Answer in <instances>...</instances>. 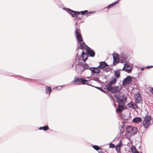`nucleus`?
Instances as JSON below:
<instances>
[{"mask_svg":"<svg viewBox=\"0 0 153 153\" xmlns=\"http://www.w3.org/2000/svg\"><path fill=\"white\" fill-rule=\"evenodd\" d=\"M114 97L119 104H125L126 100L127 97L125 94H123L121 95L116 94L114 96Z\"/></svg>","mask_w":153,"mask_h":153,"instance_id":"1","label":"nucleus"},{"mask_svg":"<svg viewBox=\"0 0 153 153\" xmlns=\"http://www.w3.org/2000/svg\"><path fill=\"white\" fill-rule=\"evenodd\" d=\"M107 90L113 93H116L120 92L122 89V86L120 85L118 86H114L108 87L107 88Z\"/></svg>","mask_w":153,"mask_h":153,"instance_id":"2","label":"nucleus"},{"mask_svg":"<svg viewBox=\"0 0 153 153\" xmlns=\"http://www.w3.org/2000/svg\"><path fill=\"white\" fill-rule=\"evenodd\" d=\"M126 130L127 132L129 134L130 136L134 135L137 132V128L133 127L131 126H128L126 127Z\"/></svg>","mask_w":153,"mask_h":153,"instance_id":"3","label":"nucleus"},{"mask_svg":"<svg viewBox=\"0 0 153 153\" xmlns=\"http://www.w3.org/2000/svg\"><path fill=\"white\" fill-rule=\"evenodd\" d=\"M75 64L76 65V70L77 72L79 73H81L84 71V68L82 65V63L80 61L77 62L76 61Z\"/></svg>","mask_w":153,"mask_h":153,"instance_id":"4","label":"nucleus"},{"mask_svg":"<svg viewBox=\"0 0 153 153\" xmlns=\"http://www.w3.org/2000/svg\"><path fill=\"white\" fill-rule=\"evenodd\" d=\"M63 9L67 12L71 14L73 17H77V15L80 14V12L78 11H74L69 8H63Z\"/></svg>","mask_w":153,"mask_h":153,"instance_id":"5","label":"nucleus"},{"mask_svg":"<svg viewBox=\"0 0 153 153\" xmlns=\"http://www.w3.org/2000/svg\"><path fill=\"white\" fill-rule=\"evenodd\" d=\"M151 119V118L150 116L147 117L144 119L143 124L146 129L147 128L149 127Z\"/></svg>","mask_w":153,"mask_h":153,"instance_id":"6","label":"nucleus"},{"mask_svg":"<svg viewBox=\"0 0 153 153\" xmlns=\"http://www.w3.org/2000/svg\"><path fill=\"white\" fill-rule=\"evenodd\" d=\"M132 79L131 76H128L123 80L122 85L124 86L129 84L132 82Z\"/></svg>","mask_w":153,"mask_h":153,"instance_id":"7","label":"nucleus"},{"mask_svg":"<svg viewBox=\"0 0 153 153\" xmlns=\"http://www.w3.org/2000/svg\"><path fill=\"white\" fill-rule=\"evenodd\" d=\"M80 31V30L78 29H76V30L75 31V35L78 42L82 41V38Z\"/></svg>","mask_w":153,"mask_h":153,"instance_id":"8","label":"nucleus"},{"mask_svg":"<svg viewBox=\"0 0 153 153\" xmlns=\"http://www.w3.org/2000/svg\"><path fill=\"white\" fill-rule=\"evenodd\" d=\"M100 69L98 66L96 67H91L90 69V71H91L92 74H98L100 72Z\"/></svg>","mask_w":153,"mask_h":153,"instance_id":"9","label":"nucleus"},{"mask_svg":"<svg viewBox=\"0 0 153 153\" xmlns=\"http://www.w3.org/2000/svg\"><path fill=\"white\" fill-rule=\"evenodd\" d=\"M123 70L127 72L128 73H130L132 70V67L127 63H126L123 68Z\"/></svg>","mask_w":153,"mask_h":153,"instance_id":"10","label":"nucleus"},{"mask_svg":"<svg viewBox=\"0 0 153 153\" xmlns=\"http://www.w3.org/2000/svg\"><path fill=\"white\" fill-rule=\"evenodd\" d=\"M113 58L114 59L113 65L117 64L119 62V56L118 54L114 53L113 54Z\"/></svg>","mask_w":153,"mask_h":153,"instance_id":"11","label":"nucleus"},{"mask_svg":"<svg viewBox=\"0 0 153 153\" xmlns=\"http://www.w3.org/2000/svg\"><path fill=\"white\" fill-rule=\"evenodd\" d=\"M88 48H89V49L88 48L86 49V52L89 56L94 57L95 55V52L89 47Z\"/></svg>","mask_w":153,"mask_h":153,"instance_id":"12","label":"nucleus"},{"mask_svg":"<svg viewBox=\"0 0 153 153\" xmlns=\"http://www.w3.org/2000/svg\"><path fill=\"white\" fill-rule=\"evenodd\" d=\"M81 80V78L75 77L74 80L72 81V82L76 85H79L80 84Z\"/></svg>","mask_w":153,"mask_h":153,"instance_id":"13","label":"nucleus"},{"mask_svg":"<svg viewBox=\"0 0 153 153\" xmlns=\"http://www.w3.org/2000/svg\"><path fill=\"white\" fill-rule=\"evenodd\" d=\"M117 81V80L115 78H114L112 80H111L107 84L106 86L107 88L108 87H110L112 86V85L115 83Z\"/></svg>","mask_w":153,"mask_h":153,"instance_id":"14","label":"nucleus"},{"mask_svg":"<svg viewBox=\"0 0 153 153\" xmlns=\"http://www.w3.org/2000/svg\"><path fill=\"white\" fill-rule=\"evenodd\" d=\"M135 99L137 103H140L142 100V98L140 94H137L135 96Z\"/></svg>","mask_w":153,"mask_h":153,"instance_id":"15","label":"nucleus"},{"mask_svg":"<svg viewBox=\"0 0 153 153\" xmlns=\"http://www.w3.org/2000/svg\"><path fill=\"white\" fill-rule=\"evenodd\" d=\"M99 63L100 65L98 66V67H99L100 69L103 68L108 66V65L105 62H101Z\"/></svg>","mask_w":153,"mask_h":153,"instance_id":"16","label":"nucleus"},{"mask_svg":"<svg viewBox=\"0 0 153 153\" xmlns=\"http://www.w3.org/2000/svg\"><path fill=\"white\" fill-rule=\"evenodd\" d=\"M125 104H119L117 108L116 109L117 112H121L124 109V106Z\"/></svg>","mask_w":153,"mask_h":153,"instance_id":"17","label":"nucleus"},{"mask_svg":"<svg viewBox=\"0 0 153 153\" xmlns=\"http://www.w3.org/2000/svg\"><path fill=\"white\" fill-rule=\"evenodd\" d=\"M128 107L129 108H132L133 109H136L138 108L137 105L134 103L131 102V103H129L127 105Z\"/></svg>","mask_w":153,"mask_h":153,"instance_id":"18","label":"nucleus"},{"mask_svg":"<svg viewBox=\"0 0 153 153\" xmlns=\"http://www.w3.org/2000/svg\"><path fill=\"white\" fill-rule=\"evenodd\" d=\"M82 58L84 62H85L88 58V56L87 54L84 52L83 51L82 52Z\"/></svg>","mask_w":153,"mask_h":153,"instance_id":"19","label":"nucleus"},{"mask_svg":"<svg viewBox=\"0 0 153 153\" xmlns=\"http://www.w3.org/2000/svg\"><path fill=\"white\" fill-rule=\"evenodd\" d=\"M142 119L140 117H138L134 118L133 120V122L136 123H138L141 122Z\"/></svg>","mask_w":153,"mask_h":153,"instance_id":"20","label":"nucleus"},{"mask_svg":"<svg viewBox=\"0 0 153 153\" xmlns=\"http://www.w3.org/2000/svg\"><path fill=\"white\" fill-rule=\"evenodd\" d=\"M119 3V1H116V2H114L112 3L109 5L107 7H105L104 9L107 8V9H109L111 7H113L116 4Z\"/></svg>","mask_w":153,"mask_h":153,"instance_id":"21","label":"nucleus"},{"mask_svg":"<svg viewBox=\"0 0 153 153\" xmlns=\"http://www.w3.org/2000/svg\"><path fill=\"white\" fill-rule=\"evenodd\" d=\"M126 122L125 121H122V123L123 125L124 124L126 123ZM122 129H120V136H121L122 135H123V134H124V130L123 129V128L124 127V125L123 126H121Z\"/></svg>","mask_w":153,"mask_h":153,"instance_id":"22","label":"nucleus"},{"mask_svg":"<svg viewBox=\"0 0 153 153\" xmlns=\"http://www.w3.org/2000/svg\"><path fill=\"white\" fill-rule=\"evenodd\" d=\"M51 92V87L46 86V93L47 94H50Z\"/></svg>","mask_w":153,"mask_h":153,"instance_id":"23","label":"nucleus"},{"mask_svg":"<svg viewBox=\"0 0 153 153\" xmlns=\"http://www.w3.org/2000/svg\"><path fill=\"white\" fill-rule=\"evenodd\" d=\"M82 65L84 68V71L85 70H88L89 69L90 70V69L91 67H90L89 66V65L85 63V64L82 63Z\"/></svg>","mask_w":153,"mask_h":153,"instance_id":"24","label":"nucleus"},{"mask_svg":"<svg viewBox=\"0 0 153 153\" xmlns=\"http://www.w3.org/2000/svg\"><path fill=\"white\" fill-rule=\"evenodd\" d=\"M85 46L88 48V47L86 45L85 43H80V46L79 48L81 49H83L84 48Z\"/></svg>","mask_w":153,"mask_h":153,"instance_id":"25","label":"nucleus"},{"mask_svg":"<svg viewBox=\"0 0 153 153\" xmlns=\"http://www.w3.org/2000/svg\"><path fill=\"white\" fill-rule=\"evenodd\" d=\"M114 74L116 78H119L120 76V72L118 71H114Z\"/></svg>","mask_w":153,"mask_h":153,"instance_id":"26","label":"nucleus"},{"mask_svg":"<svg viewBox=\"0 0 153 153\" xmlns=\"http://www.w3.org/2000/svg\"><path fill=\"white\" fill-rule=\"evenodd\" d=\"M80 12V14L81 13L82 15L85 14L86 16H89V15L87 14L88 12V11L87 10L81 11Z\"/></svg>","mask_w":153,"mask_h":153,"instance_id":"27","label":"nucleus"},{"mask_svg":"<svg viewBox=\"0 0 153 153\" xmlns=\"http://www.w3.org/2000/svg\"><path fill=\"white\" fill-rule=\"evenodd\" d=\"M42 129L44 131H46L49 129V128L48 126L46 125L42 127H40L39 128L40 130H41Z\"/></svg>","mask_w":153,"mask_h":153,"instance_id":"28","label":"nucleus"},{"mask_svg":"<svg viewBox=\"0 0 153 153\" xmlns=\"http://www.w3.org/2000/svg\"><path fill=\"white\" fill-rule=\"evenodd\" d=\"M121 143L120 142L119 144H117L116 146L115 147V149L117 151H119L120 150V147L121 146Z\"/></svg>","mask_w":153,"mask_h":153,"instance_id":"29","label":"nucleus"},{"mask_svg":"<svg viewBox=\"0 0 153 153\" xmlns=\"http://www.w3.org/2000/svg\"><path fill=\"white\" fill-rule=\"evenodd\" d=\"M87 81H88V80L87 79L81 78L80 84H86V82H87Z\"/></svg>","mask_w":153,"mask_h":153,"instance_id":"30","label":"nucleus"},{"mask_svg":"<svg viewBox=\"0 0 153 153\" xmlns=\"http://www.w3.org/2000/svg\"><path fill=\"white\" fill-rule=\"evenodd\" d=\"M93 148L95 150L98 151L100 149V148L97 145H94L93 146Z\"/></svg>","mask_w":153,"mask_h":153,"instance_id":"31","label":"nucleus"},{"mask_svg":"<svg viewBox=\"0 0 153 153\" xmlns=\"http://www.w3.org/2000/svg\"><path fill=\"white\" fill-rule=\"evenodd\" d=\"M97 89L100 90L102 92H103L104 93H105L106 92L105 91H104L103 89H102L101 88L98 87H95Z\"/></svg>","mask_w":153,"mask_h":153,"instance_id":"32","label":"nucleus"},{"mask_svg":"<svg viewBox=\"0 0 153 153\" xmlns=\"http://www.w3.org/2000/svg\"><path fill=\"white\" fill-rule=\"evenodd\" d=\"M131 149L132 150L133 153H140L136 150L135 148H132Z\"/></svg>","mask_w":153,"mask_h":153,"instance_id":"33","label":"nucleus"},{"mask_svg":"<svg viewBox=\"0 0 153 153\" xmlns=\"http://www.w3.org/2000/svg\"><path fill=\"white\" fill-rule=\"evenodd\" d=\"M115 145L114 144H113L112 143H111L109 146V147L110 148H114L115 147Z\"/></svg>","mask_w":153,"mask_h":153,"instance_id":"34","label":"nucleus"},{"mask_svg":"<svg viewBox=\"0 0 153 153\" xmlns=\"http://www.w3.org/2000/svg\"><path fill=\"white\" fill-rule=\"evenodd\" d=\"M74 19V20L75 21H76V22L75 25H77V19L76 18H75Z\"/></svg>","mask_w":153,"mask_h":153,"instance_id":"35","label":"nucleus"},{"mask_svg":"<svg viewBox=\"0 0 153 153\" xmlns=\"http://www.w3.org/2000/svg\"><path fill=\"white\" fill-rule=\"evenodd\" d=\"M105 70L106 72H107L109 71V69L108 68H105Z\"/></svg>","mask_w":153,"mask_h":153,"instance_id":"36","label":"nucleus"},{"mask_svg":"<svg viewBox=\"0 0 153 153\" xmlns=\"http://www.w3.org/2000/svg\"><path fill=\"white\" fill-rule=\"evenodd\" d=\"M150 92L152 93L153 94V88H152L150 89Z\"/></svg>","mask_w":153,"mask_h":153,"instance_id":"37","label":"nucleus"},{"mask_svg":"<svg viewBox=\"0 0 153 153\" xmlns=\"http://www.w3.org/2000/svg\"><path fill=\"white\" fill-rule=\"evenodd\" d=\"M79 57H78V56H77L76 57V58H75V59H76V61L77 60H78H78H79Z\"/></svg>","mask_w":153,"mask_h":153,"instance_id":"38","label":"nucleus"},{"mask_svg":"<svg viewBox=\"0 0 153 153\" xmlns=\"http://www.w3.org/2000/svg\"><path fill=\"white\" fill-rule=\"evenodd\" d=\"M152 67H153V66H148L146 67V68L147 69L149 68H152Z\"/></svg>","mask_w":153,"mask_h":153,"instance_id":"39","label":"nucleus"},{"mask_svg":"<svg viewBox=\"0 0 153 153\" xmlns=\"http://www.w3.org/2000/svg\"><path fill=\"white\" fill-rule=\"evenodd\" d=\"M92 13H93V12L92 11H90L89 12H88L87 14H91Z\"/></svg>","mask_w":153,"mask_h":153,"instance_id":"40","label":"nucleus"},{"mask_svg":"<svg viewBox=\"0 0 153 153\" xmlns=\"http://www.w3.org/2000/svg\"><path fill=\"white\" fill-rule=\"evenodd\" d=\"M140 69L141 71H143L144 70V68H141Z\"/></svg>","mask_w":153,"mask_h":153,"instance_id":"41","label":"nucleus"},{"mask_svg":"<svg viewBox=\"0 0 153 153\" xmlns=\"http://www.w3.org/2000/svg\"><path fill=\"white\" fill-rule=\"evenodd\" d=\"M117 153H121L120 150L119 151H117Z\"/></svg>","mask_w":153,"mask_h":153,"instance_id":"42","label":"nucleus"},{"mask_svg":"<svg viewBox=\"0 0 153 153\" xmlns=\"http://www.w3.org/2000/svg\"><path fill=\"white\" fill-rule=\"evenodd\" d=\"M79 19H81V18L80 17H77Z\"/></svg>","mask_w":153,"mask_h":153,"instance_id":"43","label":"nucleus"},{"mask_svg":"<svg viewBox=\"0 0 153 153\" xmlns=\"http://www.w3.org/2000/svg\"><path fill=\"white\" fill-rule=\"evenodd\" d=\"M72 67H73L74 66V64H73L72 66H71Z\"/></svg>","mask_w":153,"mask_h":153,"instance_id":"44","label":"nucleus"}]
</instances>
